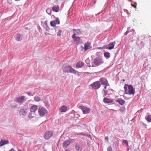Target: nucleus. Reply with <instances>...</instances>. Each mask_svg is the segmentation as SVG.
Segmentation results:
<instances>
[{
  "label": "nucleus",
  "instance_id": "13",
  "mask_svg": "<svg viewBox=\"0 0 151 151\" xmlns=\"http://www.w3.org/2000/svg\"><path fill=\"white\" fill-rule=\"evenodd\" d=\"M91 86L94 89H97L100 87L101 84L99 81H97L94 82Z\"/></svg>",
  "mask_w": 151,
  "mask_h": 151
},
{
  "label": "nucleus",
  "instance_id": "39",
  "mask_svg": "<svg viewBox=\"0 0 151 151\" xmlns=\"http://www.w3.org/2000/svg\"><path fill=\"white\" fill-rule=\"evenodd\" d=\"M45 25L46 26H47V21H45Z\"/></svg>",
  "mask_w": 151,
  "mask_h": 151
},
{
  "label": "nucleus",
  "instance_id": "19",
  "mask_svg": "<svg viewBox=\"0 0 151 151\" xmlns=\"http://www.w3.org/2000/svg\"><path fill=\"white\" fill-rule=\"evenodd\" d=\"M9 142L6 140H1L0 142V146H2L6 144H8Z\"/></svg>",
  "mask_w": 151,
  "mask_h": 151
},
{
  "label": "nucleus",
  "instance_id": "7",
  "mask_svg": "<svg viewBox=\"0 0 151 151\" xmlns=\"http://www.w3.org/2000/svg\"><path fill=\"white\" fill-rule=\"evenodd\" d=\"M28 108H24L21 109L19 111V113L20 115L25 116L27 115L28 113Z\"/></svg>",
  "mask_w": 151,
  "mask_h": 151
},
{
  "label": "nucleus",
  "instance_id": "37",
  "mask_svg": "<svg viewBox=\"0 0 151 151\" xmlns=\"http://www.w3.org/2000/svg\"><path fill=\"white\" fill-rule=\"evenodd\" d=\"M131 5L132 6L134 7L135 8H136V5H134L132 4H131Z\"/></svg>",
  "mask_w": 151,
  "mask_h": 151
},
{
  "label": "nucleus",
  "instance_id": "5",
  "mask_svg": "<svg viewBox=\"0 0 151 151\" xmlns=\"http://www.w3.org/2000/svg\"><path fill=\"white\" fill-rule=\"evenodd\" d=\"M79 108L81 109L84 114H88L90 112V109L86 106H79Z\"/></svg>",
  "mask_w": 151,
  "mask_h": 151
},
{
  "label": "nucleus",
  "instance_id": "12",
  "mask_svg": "<svg viewBox=\"0 0 151 151\" xmlns=\"http://www.w3.org/2000/svg\"><path fill=\"white\" fill-rule=\"evenodd\" d=\"M25 101V97L24 96H20L17 98L16 100V101L19 103H22L24 101Z\"/></svg>",
  "mask_w": 151,
  "mask_h": 151
},
{
  "label": "nucleus",
  "instance_id": "32",
  "mask_svg": "<svg viewBox=\"0 0 151 151\" xmlns=\"http://www.w3.org/2000/svg\"><path fill=\"white\" fill-rule=\"evenodd\" d=\"M107 151H112V148L111 146H110L108 148Z\"/></svg>",
  "mask_w": 151,
  "mask_h": 151
},
{
  "label": "nucleus",
  "instance_id": "9",
  "mask_svg": "<svg viewBox=\"0 0 151 151\" xmlns=\"http://www.w3.org/2000/svg\"><path fill=\"white\" fill-rule=\"evenodd\" d=\"M75 140L73 139H70L65 141L63 144V147L64 148H66L70 145L72 142H74Z\"/></svg>",
  "mask_w": 151,
  "mask_h": 151
},
{
  "label": "nucleus",
  "instance_id": "21",
  "mask_svg": "<svg viewBox=\"0 0 151 151\" xmlns=\"http://www.w3.org/2000/svg\"><path fill=\"white\" fill-rule=\"evenodd\" d=\"M104 102L105 103H111L113 102V101L111 99H109L107 98H104L103 99Z\"/></svg>",
  "mask_w": 151,
  "mask_h": 151
},
{
  "label": "nucleus",
  "instance_id": "22",
  "mask_svg": "<svg viewBox=\"0 0 151 151\" xmlns=\"http://www.w3.org/2000/svg\"><path fill=\"white\" fill-rule=\"evenodd\" d=\"M36 115V114L34 112H31V111H30V112L29 113V115H28V117L30 119H32L35 117V116Z\"/></svg>",
  "mask_w": 151,
  "mask_h": 151
},
{
  "label": "nucleus",
  "instance_id": "30",
  "mask_svg": "<svg viewBox=\"0 0 151 151\" xmlns=\"http://www.w3.org/2000/svg\"><path fill=\"white\" fill-rule=\"evenodd\" d=\"M62 31L60 30L58 32L57 35L58 36H60L61 35Z\"/></svg>",
  "mask_w": 151,
  "mask_h": 151
},
{
  "label": "nucleus",
  "instance_id": "17",
  "mask_svg": "<svg viewBox=\"0 0 151 151\" xmlns=\"http://www.w3.org/2000/svg\"><path fill=\"white\" fill-rule=\"evenodd\" d=\"M67 110V107L65 106H63L60 107L59 109V111L61 112H65Z\"/></svg>",
  "mask_w": 151,
  "mask_h": 151
},
{
  "label": "nucleus",
  "instance_id": "2",
  "mask_svg": "<svg viewBox=\"0 0 151 151\" xmlns=\"http://www.w3.org/2000/svg\"><path fill=\"white\" fill-rule=\"evenodd\" d=\"M124 88L126 94L134 95L135 94V90L132 85L126 84L124 87Z\"/></svg>",
  "mask_w": 151,
  "mask_h": 151
},
{
  "label": "nucleus",
  "instance_id": "15",
  "mask_svg": "<svg viewBox=\"0 0 151 151\" xmlns=\"http://www.w3.org/2000/svg\"><path fill=\"white\" fill-rule=\"evenodd\" d=\"M73 30L74 34L72 35V36H73V37H74V36H76V35H81L82 33V32L81 30L80 29H73Z\"/></svg>",
  "mask_w": 151,
  "mask_h": 151
},
{
  "label": "nucleus",
  "instance_id": "4",
  "mask_svg": "<svg viewBox=\"0 0 151 151\" xmlns=\"http://www.w3.org/2000/svg\"><path fill=\"white\" fill-rule=\"evenodd\" d=\"M48 111L46 109L43 107H39L38 109V113L41 117H43L47 114Z\"/></svg>",
  "mask_w": 151,
  "mask_h": 151
},
{
  "label": "nucleus",
  "instance_id": "31",
  "mask_svg": "<svg viewBox=\"0 0 151 151\" xmlns=\"http://www.w3.org/2000/svg\"><path fill=\"white\" fill-rule=\"evenodd\" d=\"M123 143L126 144L127 145V146H128V141L127 140H124L123 141Z\"/></svg>",
  "mask_w": 151,
  "mask_h": 151
},
{
  "label": "nucleus",
  "instance_id": "33",
  "mask_svg": "<svg viewBox=\"0 0 151 151\" xmlns=\"http://www.w3.org/2000/svg\"><path fill=\"white\" fill-rule=\"evenodd\" d=\"M75 148L76 150H78L80 149V147L78 145H76V146Z\"/></svg>",
  "mask_w": 151,
  "mask_h": 151
},
{
  "label": "nucleus",
  "instance_id": "14",
  "mask_svg": "<svg viewBox=\"0 0 151 151\" xmlns=\"http://www.w3.org/2000/svg\"><path fill=\"white\" fill-rule=\"evenodd\" d=\"M60 23L59 19L57 18L55 20L52 21L50 22V24L51 26L54 27L56 26V24H59Z\"/></svg>",
  "mask_w": 151,
  "mask_h": 151
},
{
  "label": "nucleus",
  "instance_id": "38",
  "mask_svg": "<svg viewBox=\"0 0 151 151\" xmlns=\"http://www.w3.org/2000/svg\"><path fill=\"white\" fill-rule=\"evenodd\" d=\"M105 140H107L108 142L109 141L108 137H106L105 138Z\"/></svg>",
  "mask_w": 151,
  "mask_h": 151
},
{
  "label": "nucleus",
  "instance_id": "8",
  "mask_svg": "<svg viewBox=\"0 0 151 151\" xmlns=\"http://www.w3.org/2000/svg\"><path fill=\"white\" fill-rule=\"evenodd\" d=\"M72 37L74 41L77 44H81L82 42V40L81 37H79L72 36Z\"/></svg>",
  "mask_w": 151,
  "mask_h": 151
},
{
  "label": "nucleus",
  "instance_id": "6",
  "mask_svg": "<svg viewBox=\"0 0 151 151\" xmlns=\"http://www.w3.org/2000/svg\"><path fill=\"white\" fill-rule=\"evenodd\" d=\"M53 135V132L51 131L46 132L44 135V138L46 139H49Z\"/></svg>",
  "mask_w": 151,
  "mask_h": 151
},
{
  "label": "nucleus",
  "instance_id": "42",
  "mask_svg": "<svg viewBox=\"0 0 151 151\" xmlns=\"http://www.w3.org/2000/svg\"><path fill=\"white\" fill-rule=\"evenodd\" d=\"M130 27H128L127 28V30H129V29H130Z\"/></svg>",
  "mask_w": 151,
  "mask_h": 151
},
{
  "label": "nucleus",
  "instance_id": "16",
  "mask_svg": "<svg viewBox=\"0 0 151 151\" xmlns=\"http://www.w3.org/2000/svg\"><path fill=\"white\" fill-rule=\"evenodd\" d=\"M38 108V106L36 105L32 106L30 108V111L31 112L35 113Z\"/></svg>",
  "mask_w": 151,
  "mask_h": 151
},
{
  "label": "nucleus",
  "instance_id": "20",
  "mask_svg": "<svg viewBox=\"0 0 151 151\" xmlns=\"http://www.w3.org/2000/svg\"><path fill=\"white\" fill-rule=\"evenodd\" d=\"M59 9V6L58 5L53 6L52 7V10L53 11L57 12H58Z\"/></svg>",
  "mask_w": 151,
  "mask_h": 151
},
{
  "label": "nucleus",
  "instance_id": "29",
  "mask_svg": "<svg viewBox=\"0 0 151 151\" xmlns=\"http://www.w3.org/2000/svg\"><path fill=\"white\" fill-rule=\"evenodd\" d=\"M46 12L48 14L50 15L51 14L52 11L49 8H47L46 10Z\"/></svg>",
  "mask_w": 151,
  "mask_h": 151
},
{
  "label": "nucleus",
  "instance_id": "28",
  "mask_svg": "<svg viewBox=\"0 0 151 151\" xmlns=\"http://www.w3.org/2000/svg\"><path fill=\"white\" fill-rule=\"evenodd\" d=\"M104 55L106 58H109L110 57V53L109 52H105L104 53Z\"/></svg>",
  "mask_w": 151,
  "mask_h": 151
},
{
  "label": "nucleus",
  "instance_id": "3",
  "mask_svg": "<svg viewBox=\"0 0 151 151\" xmlns=\"http://www.w3.org/2000/svg\"><path fill=\"white\" fill-rule=\"evenodd\" d=\"M63 69L64 72L65 73H72L75 74L76 73V71L70 66L67 64H65L63 65Z\"/></svg>",
  "mask_w": 151,
  "mask_h": 151
},
{
  "label": "nucleus",
  "instance_id": "40",
  "mask_svg": "<svg viewBox=\"0 0 151 151\" xmlns=\"http://www.w3.org/2000/svg\"><path fill=\"white\" fill-rule=\"evenodd\" d=\"M104 47H105V46H104V47H98V49H104V48H104Z\"/></svg>",
  "mask_w": 151,
  "mask_h": 151
},
{
  "label": "nucleus",
  "instance_id": "11",
  "mask_svg": "<svg viewBox=\"0 0 151 151\" xmlns=\"http://www.w3.org/2000/svg\"><path fill=\"white\" fill-rule=\"evenodd\" d=\"M116 44L115 41L110 43L108 45H106L103 48H106L109 50H111L114 48V45Z\"/></svg>",
  "mask_w": 151,
  "mask_h": 151
},
{
  "label": "nucleus",
  "instance_id": "26",
  "mask_svg": "<svg viewBox=\"0 0 151 151\" xmlns=\"http://www.w3.org/2000/svg\"><path fill=\"white\" fill-rule=\"evenodd\" d=\"M145 119L149 122H151V115H148L145 117Z\"/></svg>",
  "mask_w": 151,
  "mask_h": 151
},
{
  "label": "nucleus",
  "instance_id": "18",
  "mask_svg": "<svg viewBox=\"0 0 151 151\" xmlns=\"http://www.w3.org/2000/svg\"><path fill=\"white\" fill-rule=\"evenodd\" d=\"M91 43L88 42H86L84 45V51H85L91 48L90 47Z\"/></svg>",
  "mask_w": 151,
  "mask_h": 151
},
{
  "label": "nucleus",
  "instance_id": "41",
  "mask_svg": "<svg viewBox=\"0 0 151 151\" xmlns=\"http://www.w3.org/2000/svg\"><path fill=\"white\" fill-rule=\"evenodd\" d=\"M65 151H70V150L68 149H66L65 150Z\"/></svg>",
  "mask_w": 151,
  "mask_h": 151
},
{
  "label": "nucleus",
  "instance_id": "35",
  "mask_svg": "<svg viewBox=\"0 0 151 151\" xmlns=\"http://www.w3.org/2000/svg\"><path fill=\"white\" fill-rule=\"evenodd\" d=\"M27 93L28 94L29 96H33V95L31 94V93L30 92H28Z\"/></svg>",
  "mask_w": 151,
  "mask_h": 151
},
{
  "label": "nucleus",
  "instance_id": "10",
  "mask_svg": "<svg viewBox=\"0 0 151 151\" xmlns=\"http://www.w3.org/2000/svg\"><path fill=\"white\" fill-rule=\"evenodd\" d=\"M104 63L103 61L99 58H96L94 60V63L96 66H98Z\"/></svg>",
  "mask_w": 151,
  "mask_h": 151
},
{
  "label": "nucleus",
  "instance_id": "1",
  "mask_svg": "<svg viewBox=\"0 0 151 151\" xmlns=\"http://www.w3.org/2000/svg\"><path fill=\"white\" fill-rule=\"evenodd\" d=\"M100 81L102 84L106 85L104 87V95L103 96L104 97L107 95L111 94L113 90L110 88L107 80L105 78H102L100 79Z\"/></svg>",
  "mask_w": 151,
  "mask_h": 151
},
{
  "label": "nucleus",
  "instance_id": "24",
  "mask_svg": "<svg viewBox=\"0 0 151 151\" xmlns=\"http://www.w3.org/2000/svg\"><path fill=\"white\" fill-rule=\"evenodd\" d=\"M15 38L16 40L17 41H20L21 40H22V37L20 34H17Z\"/></svg>",
  "mask_w": 151,
  "mask_h": 151
},
{
  "label": "nucleus",
  "instance_id": "23",
  "mask_svg": "<svg viewBox=\"0 0 151 151\" xmlns=\"http://www.w3.org/2000/svg\"><path fill=\"white\" fill-rule=\"evenodd\" d=\"M84 63L81 62H78L76 65V67L77 68H81L83 65Z\"/></svg>",
  "mask_w": 151,
  "mask_h": 151
},
{
  "label": "nucleus",
  "instance_id": "43",
  "mask_svg": "<svg viewBox=\"0 0 151 151\" xmlns=\"http://www.w3.org/2000/svg\"><path fill=\"white\" fill-rule=\"evenodd\" d=\"M80 135H82V134L81 133H80Z\"/></svg>",
  "mask_w": 151,
  "mask_h": 151
},
{
  "label": "nucleus",
  "instance_id": "25",
  "mask_svg": "<svg viewBox=\"0 0 151 151\" xmlns=\"http://www.w3.org/2000/svg\"><path fill=\"white\" fill-rule=\"evenodd\" d=\"M116 101L118 102L120 105H122L124 103L125 101L122 99H119L116 100Z\"/></svg>",
  "mask_w": 151,
  "mask_h": 151
},
{
  "label": "nucleus",
  "instance_id": "34",
  "mask_svg": "<svg viewBox=\"0 0 151 151\" xmlns=\"http://www.w3.org/2000/svg\"><path fill=\"white\" fill-rule=\"evenodd\" d=\"M9 151H16L13 148H12ZM18 151H22L21 150L18 149Z\"/></svg>",
  "mask_w": 151,
  "mask_h": 151
},
{
  "label": "nucleus",
  "instance_id": "36",
  "mask_svg": "<svg viewBox=\"0 0 151 151\" xmlns=\"http://www.w3.org/2000/svg\"><path fill=\"white\" fill-rule=\"evenodd\" d=\"M129 32V30H127L124 33V35H127Z\"/></svg>",
  "mask_w": 151,
  "mask_h": 151
},
{
  "label": "nucleus",
  "instance_id": "27",
  "mask_svg": "<svg viewBox=\"0 0 151 151\" xmlns=\"http://www.w3.org/2000/svg\"><path fill=\"white\" fill-rule=\"evenodd\" d=\"M34 100L38 102L40 101L41 99L39 96H36L34 98Z\"/></svg>",
  "mask_w": 151,
  "mask_h": 151
}]
</instances>
